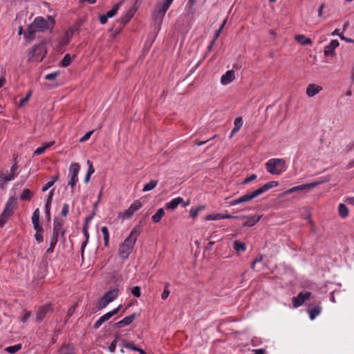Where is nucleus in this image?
Wrapping results in <instances>:
<instances>
[{"label":"nucleus","mask_w":354,"mask_h":354,"mask_svg":"<svg viewBox=\"0 0 354 354\" xmlns=\"http://www.w3.org/2000/svg\"><path fill=\"white\" fill-rule=\"evenodd\" d=\"M55 19L52 16H48L46 19L42 17H36L33 22L28 27L27 33L25 37L28 40H32L35 38V33L37 32H44L47 30L52 29L55 25Z\"/></svg>","instance_id":"1"},{"label":"nucleus","mask_w":354,"mask_h":354,"mask_svg":"<svg viewBox=\"0 0 354 354\" xmlns=\"http://www.w3.org/2000/svg\"><path fill=\"white\" fill-rule=\"evenodd\" d=\"M138 234V231L134 228L124 241L120 243L118 254L122 260L128 259L133 252Z\"/></svg>","instance_id":"2"},{"label":"nucleus","mask_w":354,"mask_h":354,"mask_svg":"<svg viewBox=\"0 0 354 354\" xmlns=\"http://www.w3.org/2000/svg\"><path fill=\"white\" fill-rule=\"evenodd\" d=\"M278 185L277 181H270L264 184L263 186L259 187V189L250 192L248 193L235 200H233L230 202V205L234 206L239 205L242 203L248 202L254 198L260 196L261 194L265 193L272 187H277Z\"/></svg>","instance_id":"3"},{"label":"nucleus","mask_w":354,"mask_h":354,"mask_svg":"<svg viewBox=\"0 0 354 354\" xmlns=\"http://www.w3.org/2000/svg\"><path fill=\"white\" fill-rule=\"evenodd\" d=\"M174 0H159L155 5L152 15L158 25L162 24L164 16Z\"/></svg>","instance_id":"4"},{"label":"nucleus","mask_w":354,"mask_h":354,"mask_svg":"<svg viewBox=\"0 0 354 354\" xmlns=\"http://www.w3.org/2000/svg\"><path fill=\"white\" fill-rule=\"evenodd\" d=\"M285 160L272 158L266 163L267 171L272 175H280L286 170Z\"/></svg>","instance_id":"5"},{"label":"nucleus","mask_w":354,"mask_h":354,"mask_svg":"<svg viewBox=\"0 0 354 354\" xmlns=\"http://www.w3.org/2000/svg\"><path fill=\"white\" fill-rule=\"evenodd\" d=\"M15 203L16 198L12 197L10 198L7 201L3 212L0 214V227L5 225L8 218L12 214Z\"/></svg>","instance_id":"6"},{"label":"nucleus","mask_w":354,"mask_h":354,"mask_svg":"<svg viewBox=\"0 0 354 354\" xmlns=\"http://www.w3.org/2000/svg\"><path fill=\"white\" fill-rule=\"evenodd\" d=\"M46 50L44 44L35 46L28 54L30 62L42 61L45 57Z\"/></svg>","instance_id":"7"},{"label":"nucleus","mask_w":354,"mask_h":354,"mask_svg":"<svg viewBox=\"0 0 354 354\" xmlns=\"http://www.w3.org/2000/svg\"><path fill=\"white\" fill-rule=\"evenodd\" d=\"M118 295V290L113 289L106 292L98 302V308L103 309L112 302Z\"/></svg>","instance_id":"8"},{"label":"nucleus","mask_w":354,"mask_h":354,"mask_svg":"<svg viewBox=\"0 0 354 354\" xmlns=\"http://www.w3.org/2000/svg\"><path fill=\"white\" fill-rule=\"evenodd\" d=\"M80 168V165L77 162L72 163L69 167L68 185L71 187L72 192H73L74 187L78 181Z\"/></svg>","instance_id":"9"},{"label":"nucleus","mask_w":354,"mask_h":354,"mask_svg":"<svg viewBox=\"0 0 354 354\" xmlns=\"http://www.w3.org/2000/svg\"><path fill=\"white\" fill-rule=\"evenodd\" d=\"M142 207V203L139 200L135 201L129 207V209L121 212L119 216H121L123 220L131 218L135 212L138 211Z\"/></svg>","instance_id":"10"},{"label":"nucleus","mask_w":354,"mask_h":354,"mask_svg":"<svg viewBox=\"0 0 354 354\" xmlns=\"http://www.w3.org/2000/svg\"><path fill=\"white\" fill-rule=\"evenodd\" d=\"M327 181V180H320V181H315L311 183L308 184H304L298 186L293 187L285 192L286 194H290L291 193H293L297 191H304L307 192L310 189L317 187V185H320L321 183Z\"/></svg>","instance_id":"11"},{"label":"nucleus","mask_w":354,"mask_h":354,"mask_svg":"<svg viewBox=\"0 0 354 354\" xmlns=\"http://www.w3.org/2000/svg\"><path fill=\"white\" fill-rule=\"evenodd\" d=\"M120 308H121V305H120L119 306H118L116 308L113 309V310H111L109 313H106V314H104V315L100 317L94 324V326H93L94 328H95V329L99 328L104 322L108 321L113 315H116L118 313V312L120 310Z\"/></svg>","instance_id":"12"},{"label":"nucleus","mask_w":354,"mask_h":354,"mask_svg":"<svg viewBox=\"0 0 354 354\" xmlns=\"http://www.w3.org/2000/svg\"><path fill=\"white\" fill-rule=\"evenodd\" d=\"M311 296L310 292H306L305 293L300 292L298 294L297 297H294L292 299V306L294 308H297L304 304V303L308 299H310Z\"/></svg>","instance_id":"13"},{"label":"nucleus","mask_w":354,"mask_h":354,"mask_svg":"<svg viewBox=\"0 0 354 354\" xmlns=\"http://www.w3.org/2000/svg\"><path fill=\"white\" fill-rule=\"evenodd\" d=\"M17 165L16 163L12 165L10 169V173L8 175H4L3 173L0 174V178L3 183H7L8 181L14 180L17 176V173L16 172L17 170Z\"/></svg>","instance_id":"14"},{"label":"nucleus","mask_w":354,"mask_h":354,"mask_svg":"<svg viewBox=\"0 0 354 354\" xmlns=\"http://www.w3.org/2000/svg\"><path fill=\"white\" fill-rule=\"evenodd\" d=\"M322 91V87L315 84H310L306 87V93L308 97H313Z\"/></svg>","instance_id":"15"},{"label":"nucleus","mask_w":354,"mask_h":354,"mask_svg":"<svg viewBox=\"0 0 354 354\" xmlns=\"http://www.w3.org/2000/svg\"><path fill=\"white\" fill-rule=\"evenodd\" d=\"M235 79V74L233 70L227 71L221 77V84L222 85H227Z\"/></svg>","instance_id":"16"},{"label":"nucleus","mask_w":354,"mask_h":354,"mask_svg":"<svg viewBox=\"0 0 354 354\" xmlns=\"http://www.w3.org/2000/svg\"><path fill=\"white\" fill-rule=\"evenodd\" d=\"M339 45V41L337 39L332 40L328 45L324 48L325 56H332L334 55V51L336 48Z\"/></svg>","instance_id":"17"},{"label":"nucleus","mask_w":354,"mask_h":354,"mask_svg":"<svg viewBox=\"0 0 354 354\" xmlns=\"http://www.w3.org/2000/svg\"><path fill=\"white\" fill-rule=\"evenodd\" d=\"M136 317V313H133L132 315L127 316L124 319L120 320V322L115 323V326L116 328H122V327H124L126 326H128V325L131 324L133 322V320L135 319Z\"/></svg>","instance_id":"18"},{"label":"nucleus","mask_w":354,"mask_h":354,"mask_svg":"<svg viewBox=\"0 0 354 354\" xmlns=\"http://www.w3.org/2000/svg\"><path fill=\"white\" fill-rule=\"evenodd\" d=\"M50 310V306L49 305H45L40 307L36 315V321L39 323L41 322Z\"/></svg>","instance_id":"19"},{"label":"nucleus","mask_w":354,"mask_h":354,"mask_svg":"<svg viewBox=\"0 0 354 354\" xmlns=\"http://www.w3.org/2000/svg\"><path fill=\"white\" fill-rule=\"evenodd\" d=\"M62 223L57 219L54 220L53 235L59 236L61 233L64 236L65 231L62 230Z\"/></svg>","instance_id":"20"},{"label":"nucleus","mask_w":354,"mask_h":354,"mask_svg":"<svg viewBox=\"0 0 354 354\" xmlns=\"http://www.w3.org/2000/svg\"><path fill=\"white\" fill-rule=\"evenodd\" d=\"M184 202L183 198L181 197H177L175 198H173L171 201H170L169 203L166 204V207L170 209H175L178 205L183 203Z\"/></svg>","instance_id":"21"},{"label":"nucleus","mask_w":354,"mask_h":354,"mask_svg":"<svg viewBox=\"0 0 354 354\" xmlns=\"http://www.w3.org/2000/svg\"><path fill=\"white\" fill-rule=\"evenodd\" d=\"M261 218V215H253L248 217V220L243 223V226L252 227Z\"/></svg>","instance_id":"22"},{"label":"nucleus","mask_w":354,"mask_h":354,"mask_svg":"<svg viewBox=\"0 0 354 354\" xmlns=\"http://www.w3.org/2000/svg\"><path fill=\"white\" fill-rule=\"evenodd\" d=\"M295 41H297L299 44L302 45V46H306V45H311L312 44V41L310 38L308 37H306L305 35H296L295 36Z\"/></svg>","instance_id":"23"},{"label":"nucleus","mask_w":354,"mask_h":354,"mask_svg":"<svg viewBox=\"0 0 354 354\" xmlns=\"http://www.w3.org/2000/svg\"><path fill=\"white\" fill-rule=\"evenodd\" d=\"M54 143H55L54 141H50V142H48L44 143L42 145V146L38 147L34 151V154H35V155H41V154H43L46 151V150L47 149H48L49 147H50L51 146H53L54 145Z\"/></svg>","instance_id":"24"},{"label":"nucleus","mask_w":354,"mask_h":354,"mask_svg":"<svg viewBox=\"0 0 354 354\" xmlns=\"http://www.w3.org/2000/svg\"><path fill=\"white\" fill-rule=\"evenodd\" d=\"M322 311V307L319 305L310 308L308 310V313L309 315L310 319L313 320L317 316H318Z\"/></svg>","instance_id":"25"},{"label":"nucleus","mask_w":354,"mask_h":354,"mask_svg":"<svg viewBox=\"0 0 354 354\" xmlns=\"http://www.w3.org/2000/svg\"><path fill=\"white\" fill-rule=\"evenodd\" d=\"M242 125H243L242 118H236L234 122V128L231 132L230 137H232L234 133L238 132L239 131V129H241V127H242Z\"/></svg>","instance_id":"26"},{"label":"nucleus","mask_w":354,"mask_h":354,"mask_svg":"<svg viewBox=\"0 0 354 354\" xmlns=\"http://www.w3.org/2000/svg\"><path fill=\"white\" fill-rule=\"evenodd\" d=\"M58 241V236L53 235L51 236L50 241V246L46 250V253L50 254L53 252L55 246L56 245Z\"/></svg>","instance_id":"27"},{"label":"nucleus","mask_w":354,"mask_h":354,"mask_svg":"<svg viewBox=\"0 0 354 354\" xmlns=\"http://www.w3.org/2000/svg\"><path fill=\"white\" fill-rule=\"evenodd\" d=\"M338 212H339V216L342 218H346L348 215V209L347 207L343 203H341L339 205Z\"/></svg>","instance_id":"28"},{"label":"nucleus","mask_w":354,"mask_h":354,"mask_svg":"<svg viewBox=\"0 0 354 354\" xmlns=\"http://www.w3.org/2000/svg\"><path fill=\"white\" fill-rule=\"evenodd\" d=\"M164 214V209L162 208H160L156 212V213L153 216H152L151 219L154 223H158L160 221Z\"/></svg>","instance_id":"29"},{"label":"nucleus","mask_w":354,"mask_h":354,"mask_svg":"<svg viewBox=\"0 0 354 354\" xmlns=\"http://www.w3.org/2000/svg\"><path fill=\"white\" fill-rule=\"evenodd\" d=\"M157 184H158L157 180H150L148 183L145 185V186L142 189V192H149V191L153 189L156 187V186L157 185Z\"/></svg>","instance_id":"30"},{"label":"nucleus","mask_w":354,"mask_h":354,"mask_svg":"<svg viewBox=\"0 0 354 354\" xmlns=\"http://www.w3.org/2000/svg\"><path fill=\"white\" fill-rule=\"evenodd\" d=\"M134 13H135V10L133 8L129 9L127 12L126 15L121 18V21L123 24L127 23L130 20V19L133 16Z\"/></svg>","instance_id":"31"},{"label":"nucleus","mask_w":354,"mask_h":354,"mask_svg":"<svg viewBox=\"0 0 354 354\" xmlns=\"http://www.w3.org/2000/svg\"><path fill=\"white\" fill-rule=\"evenodd\" d=\"M21 348V344H19L11 346H8L5 348V351H6L9 353L14 354L19 351Z\"/></svg>","instance_id":"32"},{"label":"nucleus","mask_w":354,"mask_h":354,"mask_svg":"<svg viewBox=\"0 0 354 354\" xmlns=\"http://www.w3.org/2000/svg\"><path fill=\"white\" fill-rule=\"evenodd\" d=\"M233 248L236 252H243L245 250V243H241L239 241H234Z\"/></svg>","instance_id":"33"},{"label":"nucleus","mask_w":354,"mask_h":354,"mask_svg":"<svg viewBox=\"0 0 354 354\" xmlns=\"http://www.w3.org/2000/svg\"><path fill=\"white\" fill-rule=\"evenodd\" d=\"M72 59H73V58L71 57V55L69 54L65 55L64 57L63 58V59L62 61L61 66L62 67L68 66L71 64Z\"/></svg>","instance_id":"34"},{"label":"nucleus","mask_w":354,"mask_h":354,"mask_svg":"<svg viewBox=\"0 0 354 354\" xmlns=\"http://www.w3.org/2000/svg\"><path fill=\"white\" fill-rule=\"evenodd\" d=\"M120 3H121L116 4L111 10L106 13L105 15L106 16L107 18H111L115 15L120 8Z\"/></svg>","instance_id":"35"},{"label":"nucleus","mask_w":354,"mask_h":354,"mask_svg":"<svg viewBox=\"0 0 354 354\" xmlns=\"http://www.w3.org/2000/svg\"><path fill=\"white\" fill-rule=\"evenodd\" d=\"M32 193L28 189H24L20 196L21 200H29L32 197Z\"/></svg>","instance_id":"36"},{"label":"nucleus","mask_w":354,"mask_h":354,"mask_svg":"<svg viewBox=\"0 0 354 354\" xmlns=\"http://www.w3.org/2000/svg\"><path fill=\"white\" fill-rule=\"evenodd\" d=\"M30 315H31L30 312L27 311L26 310H24L21 313V322H23L24 324L27 323V322L28 321V319L30 318Z\"/></svg>","instance_id":"37"},{"label":"nucleus","mask_w":354,"mask_h":354,"mask_svg":"<svg viewBox=\"0 0 354 354\" xmlns=\"http://www.w3.org/2000/svg\"><path fill=\"white\" fill-rule=\"evenodd\" d=\"M60 75V72L59 71H55L52 73H49L48 75H46L44 77V79L46 80H48V81H53L54 80H55L59 75Z\"/></svg>","instance_id":"38"},{"label":"nucleus","mask_w":354,"mask_h":354,"mask_svg":"<svg viewBox=\"0 0 354 354\" xmlns=\"http://www.w3.org/2000/svg\"><path fill=\"white\" fill-rule=\"evenodd\" d=\"M39 209H36L35 212H33L32 216V224H37L39 222Z\"/></svg>","instance_id":"39"},{"label":"nucleus","mask_w":354,"mask_h":354,"mask_svg":"<svg viewBox=\"0 0 354 354\" xmlns=\"http://www.w3.org/2000/svg\"><path fill=\"white\" fill-rule=\"evenodd\" d=\"M222 218L221 214H209L205 216L207 221L221 220Z\"/></svg>","instance_id":"40"},{"label":"nucleus","mask_w":354,"mask_h":354,"mask_svg":"<svg viewBox=\"0 0 354 354\" xmlns=\"http://www.w3.org/2000/svg\"><path fill=\"white\" fill-rule=\"evenodd\" d=\"M168 287H169V283H166L165 285L164 291L161 295V298L164 300L166 299L169 297V293H170V291L169 290Z\"/></svg>","instance_id":"41"},{"label":"nucleus","mask_w":354,"mask_h":354,"mask_svg":"<svg viewBox=\"0 0 354 354\" xmlns=\"http://www.w3.org/2000/svg\"><path fill=\"white\" fill-rule=\"evenodd\" d=\"M257 178V175L256 174H251L250 176L245 178L243 181L242 182V184L245 185V184H248L250 183V182L256 180Z\"/></svg>","instance_id":"42"},{"label":"nucleus","mask_w":354,"mask_h":354,"mask_svg":"<svg viewBox=\"0 0 354 354\" xmlns=\"http://www.w3.org/2000/svg\"><path fill=\"white\" fill-rule=\"evenodd\" d=\"M131 293L136 297H140L141 295V290L139 286H135L131 290Z\"/></svg>","instance_id":"43"},{"label":"nucleus","mask_w":354,"mask_h":354,"mask_svg":"<svg viewBox=\"0 0 354 354\" xmlns=\"http://www.w3.org/2000/svg\"><path fill=\"white\" fill-rule=\"evenodd\" d=\"M118 342V338L116 337L109 345V351L111 353H114L115 351L116 345Z\"/></svg>","instance_id":"44"},{"label":"nucleus","mask_w":354,"mask_h":354,"mask_svg":"<svg viewBox=\"0 0 354 354\" xmlns=\"http://www.w3.org/2000/svg\"><path fill=\"white\" fill-rule=\"evenodd\" d=\"M102 233L103 234V239H109V229L106 226H103L101 229Z\"/></svg>","instance_id":"45"},{"label":"nucleus","mask_w":354,"mask_h":354,"mask_svg":"<svg viewBox=\"0 0 354 354\" xmlns=\"http://www.w3.org/2000/svg\"><path fill=\"white\" fill-rule=\"evenodd\" d=\"M93 131H90L88 132H87L83 137H82L80 140V142H84L86 140H88L90 137L91 136V135L93 134Z\"/></svg>","instance_id":"46"},{"label":"nucleus","mask_w":354,"mask_h":354,"mask_svg":"<svg viewBox=\"0 0 354 354\" xmlns=\"http://www.w3.org/2000/svg\"><path fill=\"white\" fill-rule=\"evenodd\" d=\"M87 165H88V171H87L86 174H88V175H91L95 172V169L93 167V164L89 160H88Z\"/></svg>","instance_id":"47"},{"label":"nucleus","mask_w":354,"mask_h":354,"mask_svg":"<svg viewBox=\"0 0 354 354\" xmlns=\"http://www.w3.org/2000/svg\"><path fill=\"white\" fill-rule=\"evenodd\" d=\"M200 212V209L192 208L190 209V216L193 218H196L198 212Z\"/></svg>","instance_id":"48"},{"label":"nucleus","mask_w":354,"mask_h":354,"mask_svg":"<svg viewBox=\"0 0 354 354\" xmlns=\"http://www.w3.org/2000/svg\"><path fill=\"white\" fill-rule=\"evenodd\" d=\"M263 260V256L259 255L256 259H254V262L252 264L251 268L252 270H255V265L257 263L261 262Z\"/></svg>","instance_id":"49"},{"label":"nucleus","mask_w":354,"mask_h":354,"mask_svg":"<svg viewBox=\"0 0 354 354\" xmlns=\"http://www.w3.org/2000/svg\"><path fill=\"white\" fill-rule=\"evenodd\" d=\"M124 347L136 351L138 348L137 346H135V344L133 342H128L125 344L124 345Z\"/></svg>","instance_id":"50"},{"label":"nucleus","mask_w":354,"mask_h":354,"mask_svg":"<svg viewBox=\"0 0 354 354\" xmlns=\"http://www.w3.org/2000/svg\"><path fill=\"white\" fill-rule=\"evenodd\" d=\"M68 205L66 204V203H64V205H63V207H62V215L63 216H66L67 215V214L68 213Z\"/></svg>","instance_id":"51"},{"label":"nucleus","mask_w":354,"mask_h":354,"mask_svg":"<svg viewBox=\"0 0 354 354\" xmlns=\"http://www.w3.org/2000/svg\"><path fill=\"white\" fill-rule=\"evenodd\" d=\"M35 239L39 242L41 243L43 241V232H36L35 235Z\"/></svg>","instance_id":"52"},{"label":"nucleus","mask_w":354,"mask_h":354,"mask_svg":"<svg viewBox=\"0 0 354 354\" xmlns=\"http://www.w3.org/2000/svg\"><path fill=\"white\" fill-rule=\"evenodd\" d=\"M53 191H50L49 193V195L48 196L46 205H48V207H50L52 201H53Z\"/></svg>","instance_id":"53"},{"label":"nucleus","mask_w":354,"mask_h":354,"mask_svg":"<svg viewBox=\"0 0 354 354\" xmlns=\"http://www.w3.org/2000/svg\"><path fill=\"white\" fill-rule=\"evenodd\" d=\"M54 185L53 181H49L45 185L42 187V191L46 192L47 191L50 187H51Z\"/></svg>","instance_id":"54"},{"label":"nucleus","mask_w":354,"mask_h":354,"mask_svg":"<svg viewBox=\"0 0 354 354\" xmlns=\"http://www.w3.org/2000/svg\"><path fill=\"white\" fill-rule=\"evenodd\" d=\"M45 213L48 221L50 220V207L45 205Z\"/></svg>","instance_id":"55"},{"label":"nucleus","mask_w":354,"mask_h":354,"mask_svg":"<svg viewBox=\"0 0 354 354\" xmlns=\"http://www.w3.org/2000/svg\"><path fill=\"white\" fill-rule=\"evenodd\" d=\"M31 95V93L30 92L24 98L21 99L19 102V106H22L24 103H26L28 100Z\"/></svg>","instance_id":"56"},{"label":"nucleus","mask_w":354,"mask_h":354,"mask_svg":"<svg viewBox=\"0 0 354 354\" xmlns=\"http://www.w3.org/2000/svg\"><path fill=\"white\" fill-rule=\"evenodd\" d=\"M33 227L36 232H43V227L39 225V223L33 224Z\"/></svg>","instance_id":"57"},{"label":"nucleus","mask_w":354,"mask_h":354,"mask_svg":"<svg viewBox=\"0 0 354 354\" xmlns=\"http://www.w3.org/2000/svg\"><path fill=\"white\" fill-rule=\"evenodd\" d=\"M339 38L342 40L345 41L347 43H353V44H354V39H350V38H347V37H344V35H339Z\"/></svg>","instance_id":"58"},{"label":"nucleus","mask_w":354,"mask_h":354,"mask_svg":"<svg viewBox=\"0 0 354 354\" xmlns=\"http://www.w3.org/2000/svg\"><path fill=\"white\" fill-rule=\"evenodd\" d=\"M324 4H322L319 7V9H318V17H320V18L323 17V10H324Z\"/></svg>","instance_id":"59"},{"label":"nucleus","mask_w":354,"mask_h":354,"mask_svg":"<svg viewBox=\"0 0 354 354\" xmlns=\"http://www.w3.org/2000/svg\"><path fill=\"white\" fill-rule=\"evenodd\" d=\"M108 18L105 15L100 16V21L102 24H105L107 21Z\"/></svg>","instance_id":"60"},{"label":"nucleus","mask_w":354,"mask_h":354,"mask_svg":"<svg viewBox=\"0 0 354 354\" xmlns=\"http://www.w3.org/2000/svg\"><path fill=\"white\" fill-rule=\"evenodd\" d=\"M221 216H222L221 219L234 218V216H232L228 214H221Z\"/></svg>","instance_id":"61"},{"label":"nucleus","mask_w":354,"mask_h":354,"mask_svg":"<svg viewBox=\"0 0 354 354\" xmlns=\"http://www.w3.org/2000/svg\"><path fill=\"white\" fill-rule=\"evenodd\" d=\"M254 354H266V353L263 349H257L254 350Z\"/></svg>","instance_id":"62"},{"label":"nucleus","mask_w":354,"mask_h":354,"mask_svg":"<svg viewBox=\"0 0 354 354\" xmlns=\"http://www.w3.org/2000/svg\"><path fill=\"white\" fill-rule=\"evenodd\" d=\"M6 83V79L4 77L0 78V88H1Z\"/></svg>","instance_id":"63"},{"label":"nucleus","mask_w":354,"mask_h":354,"mask_svg":"<svg viewBox=\"0 0 354 354\" xmlns=\"http://www.w3.org/2000/svg\"><path fill=\"white\" fill-rule=\"evenodd\" d=\"M351 80L352 82H354V64H353V66L352 67V69H351Z\"/></svg>","instance_id":"64"}]
</instances>
